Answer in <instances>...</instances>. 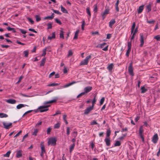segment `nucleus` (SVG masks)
<instances>
[{"label":"nucleus","instance_id":"1","mask_svg":"<svg viewBox=\"0 0 160 160\" xmlns=\"http://www.w3.org/2000/svg\"><path fill=\"white\" fill-rule=\"evenodd\" d=\"M92 87L90 86H88L85 87L84 88V92H82L79 94L77 96V98H80L81 96L84 95L85 93H87L90 92L92 89Z\"/></svg>","mask_w":160,"mask_h":160},{"label":"nucleus","instance_id":"2","mask_svg":"<svg viewBox=\"0 0 160 160\" xmlns=\"http://www.w3.org/2000/svg\"><path fill=\"white\" fill-rule=\"evenodd\" d=\"M91 55L88 56L84 60L81 62L80 65H87L89 62V60L91 59Z\"/></svg>","mask_w":160,"mask_h":160},{"label":"nucleus","instance_id":"3","mask_svg":"<svg viewBox=\"0 0 160 160\" xmlns=\"http://www.w3.org/2000/svg\"><path fill=\"white\" fill-rule=\"evenodd\" d=\"M57 140L55 138H50L49 139L48 142V144L49 146L50 145H55L56 144Z\"/></svg>","mask_w":160,"mask_h":160},{"label":"nucleus","instance_id":"4","mask_svg":"<svg viewBox=\"0 0 160 160\" xmlns=\"http://www.w3.org/2000/svg\"><path fill=\"white\" fill-rule=\"evenodd\" d=\"M50 106V105H47L40 106L38 108V109L41 112H46L48 110V108Z\"/></svg>","mask_w":160,"mask_h":160},{"label":"nucleus","instance_id":"5","mask_svg":"<svg viewBox=\"0 0 160 160\" xmlns=\"http://www.w3.org/2000/svg\"><path fill=\"white\" fill-rule=\"evenodd\" d=\"M4 128L6 129H8L12 127V123L11 122H2Z\"/></svg>","mask_w":160,"mask_h":160},{"label":"nucleus","instance_id":"6","mask_svg":"<svg viewBox=\"0 0 160 160\" xmlns=\"http://www.w3.org/2000/svg\"><path fill=\"white\" fill-rule=\"evenodd\" d=\"M128 69L129 74L132 76H133L134 74L132 63H130Z\"/></svg>","mask_w":160,"mask_h":160},{"label":"nucleus","instance_id":"7","mask_svg":"<svg viewBox=\"0 0 160 160\" xmlns=\"http://www.w3.org/2000/svg\"><path fill=\"white\" fill-rule=\"evenodd\" d=\"M93 109V108L91 106L87 108L84 110V114L86 115L88 114Z\"/></svg>","mask_w":160,"mask_h":160},{"label":"nucleus","instance_id":"8","mask_svg":"<svg viewBox=\"0 0 160 160\" xmlns=\"http://www.w3.org/2000/svg\"><path fill=\"white\" fill-rule=\"evenodd\" d=\"M158 140V136L157 134H156L153 136L152 139V142L154 143L157 142Z\"/></svg>","mask_w":160,"mask_h":160},{"label":"nucleus","instance_id":"9","mask_svg":"<svg viewBox=\"0 0 160 160\" xmlns=\"http://www.w3.org/2000/svg\"><path fill=\"white\" fill-rule=\"evenodd\" d=\"M140 42H141L140 47H142L143 46V44H144V37H143V35H142V34L140 33Z\"/></svg>","mask_w":160,"mask_h":160},{"label":"nucleus","instance_id":"10","mask_svg":"<svg viewBox=\"0 0 160 160\" xmlns=\"http://www.w3.org/2000/svg\"><path fill=\"white\" fill-rule=\"evenodd\" d=\"M6 102L9 103L14 104L16 103V101L14 99H9L6 100Z\"/></svg>","mask_w":160,"mask_h":160},{"label":"nucleus","instance_id":"11","mask_svg":"<svg viewBox=\"0 0 160 160\" xmlns=\"http://www.w3.org/2000/svg\"><path fill=\"white\" fill-rule=\"evenodd\" d=\"M86 11L87 13L89 15V16H88V19H89L91 17V12H90V10L89 7H87L86 8Z\"/></svg>","mask_w":160,"mask_h":160},{"label":"nucleus","instance_id":"12","mask_svg":"<svg viewBox=\"0 0 160 160\" xmlns=\"http://www.w3.org/2000/svg\"><path fill=\"white\" fill-rule=\"evenodd\" d=\"M105 141L106 145L108 146H110V140L109 138H106L105 139Z\"/></svg>","mask_w":160,"mask_h":160},{"label":"nucleus","instance_id":"13","mask_svg":"<svg viewBox=\"0 0 160 160\" xmlns=\"http://www.w3.org/2000/svg\"><path fill=\"white\" fill-rule=\"evenodd\" d=\"M22 152L21 150H19L17 151L16 155V157L19 158L21 157L22 156Z\"/></svg>","mask_w":160,"mask_h":160},{"label":"nucleus","instance_id":"14","mask_svg":"<svg viewBox=\"0 0 160 160\" xmlns=\"http://www.w3.org/2000/svg\"><path fill=\"white\" fill-rule=\"evenodd\" d=\"M58 98H55V99L46 102H45L44 103L45 104H49L50 103L55 102L58 100Z\"/></svg>","mask_w":160,"mask_h":160},{"label":"nucleus","instance_id":"15","mask_svg":"<svg viewBox=\"0 0 160 160\" xmlns=\"http://www.w3.org/2000/svg\"><path fill=\"white\" fill-rule=\"evenodd\" d=\"M54 14L53 13L51 15V16H47V17H45L44 18V20H46V19H50L51 20L54 17Z\"/></svg>","mask_w":160,"mask_h":160},{"label":"nucleus","instance_id":"16","mask_svg":"<svg viewBox=\"0 0 160 160\" xmlns=\"http://www.w3.org/2000/svg\"><path fill=\"white\" fill-rule=\"evenodd\" d=\"M116 21L114 19H112L109 22V26L112 28L113 25L115 23Z\"/></svg>","mask_w":160,"mask_h":160},{"label":"nucleus","instance_id":"17","mask_svg":"<svg viewBox=\"0 0 160 160\" xmlns=\"http://www.w3.org/2000/svg\"><path fill=\"white\" fill-rule=\"evenodd\" d=\"M106 45H107V43L105 42L102 44H98L97 46H96V48H102L104 46Z\"/></svg>","mask_w":160,"mask_h":160},{"label":"nucleus","instance_id":"18","mask_svg":"<svg viewBox=\"0 0 160 160\" xmlns=\"http://www.w3.org/2000/svg\"><path fill=\"white\" fill-rule=\"evenodd\" d=\"M61 11L63 13H68V12L67 10L64 8L63 7L62 5L61 6Z\"/></svg>","mask_w":160,"mask_h":160},{"label":"nucleus","instance_id":"19","mask_svg":"<svg viewBox=\"0 0 160 160\" xmlns=\"http://www.w3.org/2000/svg\"><path fill=\"white\" fill-rule=\"evenodd\" d=\"M143 5H141L139 7L138 10V13H140L142 12L143 9Z\"/></svg>","mask_w":160,"mask_h":160},{"label":"nucleus","instance_id":"20","mask_svg":"<svg viewBox=\"0 0 160 160\" xmlns=\"http://www.w3.org/2000/svg\"><path fill=\"white\" fill-rule=\"evenodd\" d=\"M55 32H53L52 33V36H49L48 37V39L51 40L52 39H54L55 38Z\"/></svg>","mask_w":160,"mask_h":160},{"label":"nucleus","instance_id":"21","mask_svg":"<svg viewBox=\"0 0 160 160\" xmlns=\"http://www.w3.org/2000/svg\"><path fill=\"white\" fill-rule=\"evenodd\" d=\"M75 146V144L74 143H73V144L71 145L69 148V151L70 153L72 152V151L74 149Z\"/></svg>","mask_w":160,"mask_h":160},{"label":"nucleus","instance_id":"22","mask_svg":"<svg viewBox=\"0 0 160 160\" xmlns=\"http://www.w3.org/2000/svg\"><path fill=\"white\" fill-rule=\"evenodd\" d=\"M25 106H28L27 105L22 104H20L17 106V108L18 109H20L23 107H24Z\"/></svg>","mask_w":160,"mask_h":160},{"label":"nucleus","instance_id":"23","mask_svg":"<svg viewBox=\"0 0 160 160\" xmlns=\"http://www.w3.org/2000/svg\"><path fill=\"white\" fill-rule=\"evenodd\" d=\"M8 115L4 113H0V118H6L8 117Z\"/></svg>","mask_w":160,"mask_h":160},{"label":"nucleus","instance_id":"24","mask_svg":"<svg viewBox=\"0 0 160 160\" xmlns=\"http://www.w3.org/2000/svg\"><path fill=\"white\" fill-rule=\"evenodd\" d=\"M141 93H145L147 90V89H146L144 86L142 87L141 88Z\"/></svg>","mask_w":160,"mask_h":160},{"label":"nucleus","instance_id":"25","mask_svg":"<svg viewBox=\"0 0 160 160\" xmlns=\"http://www.w3.org/2000/svg\"><path fill=\"white\" fill-rule=\"evenodd\" d=\"M90 124L92 125H97L98 127H99L100 125L99 124H98L96 121V120H93L91 122Z\"/></svg>","mask_w":160,"mask_h":160},{"label":"nucleus","instance_id":"26","mask_svg":"<svg viewBox=\"0 0 160 160\" xmlns=\"http://www.w3.org/2000/svg\"><path fill=\"white\" fill-rule=\"evenodd\" d=\"M45 62H46L45 58H43L41 61V63L40 64V66H43L45 64Z\"/></svg>","mask_w":160,"mask_h":160},{"label":"nucleus","instance_id":"27","mask_svg":"<svg viewBox=\"0 0 160 160\" xmlns=\"http://www.w3.org/2000/svg\"><path fill=\"white\" fill-rule=\"evenodd\" d=\"M41 152L42 153H45V149L44 146L43 144H41Z\"/></svg>","mask_w":160,"mask_h":160},{"label":"nucleus","instance_id":"28","mask_svg":"<svg viewBox=\"0 0 160 160\" xmlns=\"http://www.w3.org/2000/svg\"><path fill=\"white\" fill-rule=\"evenodd\" d=\"M60 38H62L63 39H64V32L62 30H60Z\"/></svg>","mask_w":160,"mask_h":160},{"label":"nucleus","instance_id":"29","mask_svg":"<svg viewBox=\"0 0 160 160\" xmlns=\"http://www.w3.org/2000/svg\"><path fill=\"white\" fill-rule=\"evenodd\" d=\"M135 26H136L135 22H134L133 23L132 25V28H131V32L132 33L133 32L134 30L135 29Z\"/></svg>","mask_w":160,"mask_h":160},{"label":"nucleus","instance_id":"30","mask_svg":"<svg viewBox=\"0 0 160 160\" xmlns=\"http://www.w3.org/2000/svg\"><path fill=\"white\" fill-rule=\"evenodd\" d=\"M78 132L76 131H74L72 132V137H74V138H76Z\"/></svg>","mask_w":160,"mask_h":160},{"label":"nucleus","instance_id":"31","mask_svg":"<svg viewBox=\"0 0 160 160\" xmlns=\"http://www.w3.org/2000/svg\"><path fill=\"white\" fill-rule=\"evenodd\" d=\"M79 32V30H77V31H76L75 35H74V36L73 38V39H77Z\"/></svg>","mask_w":160,"mask_h":160},{"label":"nucleus","instance_id":"32","mask_svg":"<svg viewBox=\"0 0 160 160\" xmlns=\"http://www.w3.org/2000/svg\"><path fill=\"white\" fill-rule=\"evenodd\" d=\"M121 145V142L118 141H117L114 144V146H119Z\"/></svg>","mask_w":160,"mask_h":160},{"label":"nucleus","instance_id":"33","mask_svg":"<svg viewBox=\"0 0 160 160\" xmlns=\"http://www.w3.org/2000/svg\"><path fill=\"white\" fill-rule=\"evenodd\" d=\"M113 64L112 63L107 67V69L110 71H111L113 68Z\"/></svg>","mask_w":160,"mask_h":160},{"label":"nucleus","instance_id":"34","mask_svg":"<svg viewBox=\"0 0 160 160\" xmlns=\"http://www.w3.org/2000/svg\"><path fill=\"white\" fill-rule=\"evenodd\" d=\"M11 153V151H8L5 154L3 155V156L4 157H9L10 156V155Z\"/></svg>","mask_w":160,"mask_h":160},{"label":"nucleus","instance_id":"35","mask_svg":"<svg viewBox=\"0 0 160 160\" xmlns=\"http://www.w3.org/2000/svg\"><path fill=\"white\" fill-rule=\"evenodd\" d=\"M146 8L148 11V12H149L151 10V5L150 4H149L146 6Z\"/></svg>","mask_w":160,"mask_h":160},{"label":"nucleus","instance_id":"36","mask_svg":"<svg viewBox=\"0 0 160 160\" xmlns=\"http://www.w3.org/2000/svg\"><path fill=\"white\" fill-rule=\"evenodd\" d=\"M109 11L108 9H106L102 14V17L105 16V15L108 14L109 13Z\"/></svg>","mask_w":160,"mask_h":160},{"label":"nucleus","instance_id":"37","mask_svg":"<svg viewBox=\"0 0 160 160\" xmlns=\"http://www.w3.org/2000/svg\"><path fill=\"white\" fill-rule=\"evenodd\" d=\"M111 131L110 128H109L108 129L107 132V137H109L110 134H111Z\"/></svg>","mask_w":160,"mask_h":160},{"label":"nucleus","instance_id":"38","mask_svg":"<svg viewBox=\"0 0 160 160\" xmlns=\"http://www.w3.org/2000/svg\"><path fill=\"white\" fill-rule=\"evenodd\" d=\"M47 48H44L43 50V53L41 56H44L46 54Z\"/></svg>","mask_w":160,"mask_h":160},{"label":"nucleus","instance_id":"39","mask_svg":"<svg viewBox=\"0 0 160 160\" xmlns=\"http://www.w3.org/2000/svg\"><path fill=\"white\" fill-rule=\"evenodd\" d=\"M59 85V84L58 83H52L48 85L47 86L48 87H53L54 86H57Z\"/></svg>","mask_w":160,"mask_h":160},{"label":"nucleus","instance_id":"40","mask_svg":"<svg viewBox=\"0 0 160 160\" xmlns=\"http://www.w3.org/2000/svg\"><path fill=\"white\" fill-rule=\"evenodd\" d=\"M143 129L142 128V126H141L139 128V134L142 135V133L143 132Z\"/></svg>","mask_w":160,"mask_h":160},{"label":"nucleus","instance_id":"41","mask_svg":"<svg viewBox=\"0 0 160 160\" xmlns=\"http://www.w3.org/2000/svg\"><path fill=\"white\" fill-rule=\"evenodd\" d=\"M35 18L36 19V21L37 22H38L41 20V18L38 15H36L35 16Z\"/></svg>","mask_w":160,"mask_h":160},{"label":"nucleus","instance_id":"42","mask_svg":"<svg viewBox=\"0 0 160 160\" xmlns=\"http://www.w3.org/2000/svg\"><path fill=\"white\" fill-rule=\"evenodd\" d=\"M24 54V56L25 57H27L28 55V50L24 51L23 52Z\"/></svg>","mask_w":160,"mask_h":160},{"label":"nucleus","instance_id":"43","mask_svg":"<svg viewBox=\"0 0 160 160\" xmlns=\"http://www.w3.org/2000/svg\"><path fill=\"white\" fill-rule=\"evenodd\" d=\"M94 9L93 11L95 12H96L98 11V7L97 5V4H96L94 5Z\"/></svg>","mask_w":160,"mask_h":160},{"label":"nucleus","instance_id":"44","mask_svg":"<svg viewBox=\"0 0 160 160\" xmlns=\"http://www.w3.org/2000/svg\"><path fill=\"white\" fill-rule=\"evenodd\" d=\"M60 124L59 123H57L55 124L54 126V128H58L60 127Z\"/></svg>","mask_w":160,"mask_h":160},{"label":"nucleus","instance_id":"45","mask_svg":"<svg viewBox=\"0 0 160 160\" xmlns=\"http://www.w3.org/2000/svg\"><path fill=\"white\" fill-rule=\"evenodd\" d=\"M105 101V98L104 97L102 98L100 100V105H102Z\"/></svg>","mask_w":160,"mask_h":160},{"label":"nucleus","instance_id":"46","mask_svg":"<svg viewBox=\"0 0 160 160\" xmlns=\"http://www.w3.org/2000/svg\"><path fill=\"white\" fill-rule=\"evenodd\" d=\"M128 49L131 50V42H128Z\"/></svg>","mask_w":160,"mask_h":160},{"label":"nucleus","instance_id":"47","mask_svg":"<svg viewBox=\"0 0 160 160\" xmlns=\"http://www.w3.org/2000/svg\"><path fill=\"white\" fill-rule=\"evenodd\" d=\"M73 54V53L71 50H69L68 52V54L67 57H69L70 56H72Z\"/></svg>","mask_w":160,"mask_h":160},{"label":"nucleus","instance_id":"48","mask_svg":"<svg viewBox=\"0 0 160 160\" xmlns=\"http://www.w3.org/2000/svg\"><path fill=\"white\" fill-rule=\"evenodd\" d=\"M70 132V129L69 127H68L67 128V134L68 135H69Z\"/></svg>","mask_w":160,"mask_h":160},{"label":"nucleus","instance_id":"49","mask_svg":"<svg viewBox=\"0 0 160 160\" xmlns=\"http://www.w3.org/2000/svg\"><path fill=\"white\" fill-rule=\"evenodd\" d=\"M96 100L95 99V97L93 101L92 102V106H91V107H92L93 108L94 105V104L96 103Z\"/></svg>","mask_w":160,"mask_h":160},{"label":"nucleus","instance_id":"50","mask_svg":"<svg viewBox=\"0 0 160 160\" xmlns=\"http://www.w3.org/2000/svg\"><path fill=\"white\" fill-rule=\"evenodd\" d=\"M19 30L22 34H25L26 33V31L24 30L21 29H19Z\"/></svg>","mask_w":160,"mask_h":160},{"label":"nucleus","instance_id":"51","mask_svg":"<svg viewBox=\"0 0 160 160\" xmlns=\"http://www.w3.org/2000/svg\"><path fill=\"white\" fill-rule=\"evenodd\" d=\"M52 128L50 127L48 128L47 129V134H50Z\"/></svg>","mask_w":160,"mask_h":160},{"label":"nucleus","instance_id":"52","mask_svg":"<svg viewBox=\"0 0 160 160\" xmlns=\"http://www.w3.org/2000/svg\"><path fill=\"white\" fill-rule=\"evenodd\" d=\"M53 12H54L55 13L57 14H58L61 15V13L58 10H56L54 9L52 10Z\"/></svg>","mask_w":160,"mask_h":160},{"label":"nucleus","instance_id":"53","mask_svg":"<svg viewBox=\"0 0 160 160\" xmlns=\"http://www.w3.org/2000/svg\"><path fill=\"white\" fill-rule=\"evenodd\" d=\"M38 132V131L37 129H35L34 130V131L32 135L35 136H36Z\"/></svg>","mask_w":160,"mask_h":160},{"label":"nucleus","instance_id":"54","mask_svg":"<svg viewBox=\"0 0 160 160\" xmlns=\"http://www.w3.org/2000/svg\"><path fill=\"white\" fill-rule=\"evenodd\" d=\"M127 135V134H122V136L119 138L120 140H122L124 139Z\"/></svg>","mask_w":160,"mask_h":160},{"label":"nucleus","instance_id":"55","mask_svg":"<svg viewBox=\"0 0 160 160\" xmlns=\"http://www.w3.org/2000/svg\"><path fill=\"white\" fill-rule=\"evenodd\" d=\"M85 25V22L84 21H83L82 22V30H84V26Z\"/></svg>","mask_w":160,"mask_h":160},{"label":"nucleus","instance_id":"56","mask_svg":"<svg viewBox=\"0 0 160 160\" xmlns=\"http://www.w3.org/2000/svg\"><path fill=\"white\" fill-rule=\"evenodd\" d=\"M55 20L56 22L57 23L59 24L60 25L61 24L62 22H61V21L60 20H59L58 19L56 18L55 19Z\"/></svg>","mask_w":160,"mask_h":160},{"label":"nucleus","instance_id":"57","mask_svg":"<svg viewBox=\"0 0 160 160\" xmlns=\"http://www.w3.org/2000/svg\"><path fill=\"white\" fill-rule=\"evenodd\" d=\"M48 29H51L52 28V24L51 23H48L47 24Z\"/></svg>","mask_w":160,"mask_h":160},{"label":"nucleus","instance_id":"58","mask_svg":"<svg viewBox=\"0 0 160 160\" xmlns=\"http://www.w3.org/2000/svg\"><path fill=\"white\" fill-rule=\"evenodd\" d=\"M131 50L129 49H128L127 50L126 54L127 57H128L129 56L130 52L131 51Z\"/></svg>","mask_w":160,"mask_h":160},{"label":"nucleus","instance_id":"59","mask_svg":"<svg viewBox=\"0 0 160 160\" xmlns=\"http://www.w3.org/2000/svg\"><path fill=\"white\" fill-rule=\"evenodd\" d=\"M147 23L149 24H153L155 22V21L154 20H152L151 21H147Z\"/></svg>","mask_w":160,"mask_h":160},{"label":"nucleus","instance_id":"60","mask_svg":"<svg viewBox=\"0 0 160 160\" xmlns=\"http://www.w3.org/2000/svg\"><path fill=\"white\" fill-rule=\"evenodd\" d=\"M22 78H23L22 76H21L19 77V80H18V81L17 82V84L21 82V81L22 80Z\"/></svg>","mask_w":160,"mask_h":160},{"label":"nucleus","instance_id":"61","mask_svg":"<svg viewBox=\"0 0 160 160\" xmlns=\"http://www.w3.org/2000/svg\"><path fill=\"white\" fill-rule=\"evenodd\" d=\"M154 38L156 39L157 41H160V37L159 35H157Z\"/></svg>","mask_w":160,"mask_h":160},{"label":"nucleus","instance_id":"62","mask_svg":"<svg viewBox=\"0 0 160 160\" xmlns=\"http://www.w3.org/2000/svg\"><path fill=\"white\" fill-rule=\"evenodd\" d=\"M28 19L30 22L32 24H33L34 23V22L31 18H28Z\"/></svg>","mask_w":160,"mask_h":160},{"label":"nucleus","instance_id":"63","mask_svg":"<svg viewBox=\"0 0 160 160\" xmlns=\"http://www.w3.org/2000/svg\"><path fill=\"white\" fill-rule=\"evenodd\" d=\"M112 37V35L110 34H107V38L108 39H110Z\"/></svg>","mask_w":160,"mask_h":160},{"label":"nucleus","instance_id":"64","mask_svg":"<svg viewBox=\"0 0 160 160\" xmlns=\"http://www.w3.org/2000/svg\"><path fill=\"white\" fill-rule=\"evenodd\" d=\"M104 132H101L99 133V135L100 137H103L104 136Z\"/></svg>","mask_w":160,"mask_h":160}]
</instances>
